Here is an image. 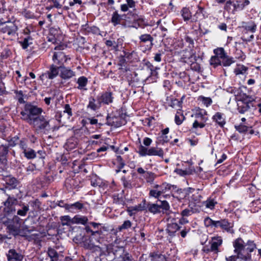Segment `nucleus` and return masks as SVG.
I'll return each mask as SVG.
<instances>
[{"mask_svg":"<svg viewBox=\"0 0 261 261\" xmlns=\"http://www.w3.org/2000/svg\"><path fill=\"white\" fill-rule=\"evenodd\" d=\"M232 245L236 255L226 257V261H236L237 258L240 261H252L251 253L256 248L253 241L249 240L245 242L241 238H239L233 241Z\"/></svg>","mask_w":261,"mask_h":261,"instance_id":"f257e3e1","label":"nucleus"},{"mask_svg":"<svg viewBox=\"0 0 261 261\" xmlns=\"http://www.w3.org/2000/svg\"><path fill=\"white\" fill-rule=\"evenodd\" d=\"M62 46H57L55 47V51L52 57L53 63L50 65L49 70L44 73V75L50 80L56 77L59 74V69L65 66L68 61L70 60L69 56L62 51Z\"/></svg>","mask_w":261,"mask_h":261,"instance_id":"f03ea898","label":"nucleus"},{"mask_svg":"<svg viewBox=\"0 0 261 261\" xmlns=\"http://www.w3.org/2000/svg\"><path fill=\"white\" fill-rule=\"evenodd\" d=\"M88 248L96 255L101 256L103 253V249H106L107 252L110 253L113 252L115 255L114 259L116 261H130V256L129 254L125 252L123 247L118 246L112 244L106 245L105 248L95 245L92 243L88 245Z\"/></svg>","mask_w":261,"mask_h":261,"instance_id":"7ed1b4c3","label":"nucleus"},{"mask_svg":"<svg viewBox=\"0 0 261 261\" xmlns=\"http://www.w3.org/2000/svg\"><path fill=\"white\" fill-rule=\"evenodd\" d=\"M58 121L57 119L49 118L46 116L40 114L37 119L31 124V125L36 131L44 134H48L50 132L58 129Z\"/></svg>","mask_w":261,"mask_h":261,"instance_id":"20e7f679","label":"nucleus"},{"mask_svg":"<svg viewBox=\"0 0 261 261\" xmlns=\"http://www.w3.org/2000/svg\"><path fill=\"white\" fill-rule=\"evenodd\" d=\"M161 202V204L156 203H145V200L143 201L142 204H140L136 207H134V210L136 211H144L147 210V211L155 215L163 212V213L167 214L170 211V206L169 203L166 200H161L159 199Z\"/></svg>","mask_w":261,"mask_h":261,"instance_id":"39448f33","label":"nucleus"},{"mask_svg":"<svg viewBox=\"0 0 261 261\" xmlns=\"http://www.w3.org/2000/svg\"><path fill=\"white\" fill-rule=\"evenodd\" d=\"M42 111V109L41 108L31 104H27L24 106V109L20 112L21 118L31 125Z\"/></svg>","mask_w":261,"mask_h":261,"instance_id":"423d86ee","label":"nucleus"},{"mask_svg":"<svg viewBox=\"0 0 261 261\" xmlns=\"http://www.w3.org/2000/svg\"><path fill=\"white\" fill-rule=\"evenodd\" d=\"M176 190L177 186L176 185L164 182L161 184V187L158 190H150L149 196V197H152L158 199L162 197L168 199L170 198L172 195L171 194H166V193L170 192L171 193L173 191H176Z\"/></svg>","mask_w":261,"mask_h":261,"instance_id":"0eeeda50","label":"nucleus"},{"mask_svg":"<svg viewBox=\"0 0 261 261\" xmlns=\"http://www.w3.org/2000/svg\"><path fill=\"white\" fill-rule=\"evenodd\" d=\"M255 100L251 96L243 94L238 100V111L241 114H244L245 112L250 110L255 106Z\"/></svg>","mask_w":261,"mask_h":261,"instance_id":"6e6552de","label":"nucleus"},{"mask_svg":"<svg viewBox=\"0 0 261 261\" xmlns=\"http://www.w3.org/2000/svg\"><path fill=\"white\" fill-rule=\"evenodd\" d=\"M223 243V239L222 237L216 236L211 238V240L208 242L209 245H205L202 247V251L206 253L209 254L212 253L213 254L218 255L221 251L220 247Z\"/></svg>","mask_w":261,"mask_h":261,"instance_id":"1a4fd4ad","label":"nucleus"},{"mask_svg":"<svg viewBox=\"0 0 261 261\" xmlns=\"http://www.w3.org/2000/svg\"><path fill=\"white\" fill-rule=\"evenodd\" d=\"M207 115V112L204 109L200 108L197 109L193 115L196 119L193 123V127L194 128H203L208 119Z\"/></svg>","mask_w":261,"mask_h":261,"instance_id":"9d476101","label":"nucleus"},{"mask_svg":"<svg viewBox=\"0 0 261 261\" xmlns=\"http://www.w3.org/2000/svg\"><path fill=\"white\" fill-rule=\"evenodd\" d=\"M7 223V228L10 234L14 236L19 234L21 219L18 216L14 215L11 219H8Z\"/></svg>","mask_w":261,"mask_h":261,"instance_id":"9b49d317","label":"nucleus"},{"mask_svg":"<svg viewBox=\"0 0 261 261\" xmlns=\"http://www.w3.org/2000/svg\"><path fill=\"white\" fill-rule=\"evenodd\" d=\"M138 173L141 175V177L145 180L146 183L152 185L157 175L151 171L145 170L143 168L139 167L137 169Z\"/></svg>","mask_w":261,"mask_h":261,"instance_id":"f8f14e48","label":"nucleus"},{"mask_svg":"<svg viewBox=\"0 0 261 261\" xmlns=\"http://www.w3.org/2000/svg\"><path fill=\"white\" fill-rule=\"evenodd\" d=\"M215 228L220 227L223 231L227 232L233 233L234 230L233 229V223L229 222L226 219H223L216 221Z\"/></svg>","mask_w":261,"mask_h":261,"instance_id":"ddd939ff","label":"nucleus"},{"mask_svg":"<svg viewBox=\"0 0 261 261\" xmlns=\"http://www.w3.org/2000/svg\"><path fill=\"white\" fill-rule=\"evenodd\" d=\"M8 261H22L24 255L21 251L10 249L6 253Z\"/></svg>","mask_w":261,"mask_h":261,"instance_id":"4468645a","label":"nucleus"},{"mask_svg":"<svg viewBox=\"0 0 261 261\" xmlns=\"http://www.w3.org/2000/svg\"><path fill=\"white\" fill-rule=\"evenodd\" d=\"M17 202V200L14 197L8 195L7 199L4 202V205L5 207L4 208V211L7 214H13L15 212L13 205L16 204Z\"/></svg>","mask_w":261,"mask_h":261,"instance_id":"2eb2a0df","label":"nucleus"},{"mask_svg":"<svg viewBox=\"0 0 261 261\" xmlns=\"http://www.w3.org/2000/svg\"><path fill=\"white\" fill-rule=\"evenodd\" d=\"M17 25L14 22L9 21L8 23L0 29L3 33H6L9 36H14L18 31Z\"/></svg>","mask_w":261,"mask_h":261,"instance_id":"dca6fc26","label":"nucleus"},{"mask_svg":"<svg viewBox=\"0 0 261 261\" xmlns=\"http://www.w3.org/2000/svg\"><path fill=\"white\" fill-rule=\"evenodd\" d=\"M0 179L5 182L7 187L9 190L16 189L19 184L18 180L11 175L0 176Z\"/></svg>","mask_w":261,"mask_h":261,"instance_id":"f3484780","label":"nucleus"},{"mask_svg":"<svg viewBox=\"0 0 261 261\" xmlns=\"http://www.w3.org/2000/svg\"><path fill=\"white\" fill-rule=\"evenodd\" d=\"M224 9L232 14H234L236 12L240 11L237 0H227L225 4Z\"/></svg>","mask_w":261,"mask_h":261,"instance_id":"a211bd4d","label":"nucleus"},{"mask_svg":"<svg viewBox=\"0 0 261 261\" xmlns=\"http://www.w3.org/2000/svg\"><path fill=\"white\" fill-rule=\"evenodd\" d=\"M212 120L220 127H223L226 124V116L224 114L217 112L212 117Z\"/></svg>","mask_w":261,"mask_h":261,"instance_id":"6ab92c4d","label":"nucleus"},{"mask_svg":"<svg viewBox=\"0 0 261 261\" xmlns=\"http://www.w3.org/2000/svg\"><path fill=\"white\" fill-rule=\"evenodd\" d=\"M180 14L185 21L190 20L191 22H196L197 21V17L191 15L188 8L184 7L180 11Z\"/></svg>","mask_w":261,"mask_h":261,"instance_id":"aec40b11","label":"nucleus"},{"mask_svg":"<svg viewBox=\"0 0 261 261\" xmlns=\"http://www.w3.org/2000/svg\"><path fill=\"white\" fill-rule=\"evenodd\" d=\"M98 99L99 100V103L109 105L113 102L114 97L113 96L112 92L110 91H106L102 93Z\"/></svg>","mask_w":261,"mask_h":261,"instance_id":"412c9836","label":"nucleus"},{"mask_svg":"<svg viewBox=\"0 0 261 261\" xmlns=\"http://www.w3.org/2000/svg\"><path fill=\"white\" fill-rule=\"evenodd\" d=\"M59 71L60 77L64 80H68L75 75V72L65 66L60 68Z\"/></svg>","mask_w":261,"mask_h":261,"instance_id":"4be33fe9","label":"nucleus"},{"mask_svg":"<svg viewBox=\"0 0 261 261\" xmlns=\"http://www.w3.org/2000/svg\"><path fill=\"white\" fill-rule=\"evenodd\" d=\"M184 98L182 96L181 98V100H178L176 98H172L170 97H167V101H168V106L174 109H176L177 111L178 109H181L182 107V100Z\"/></svg>","mask_w":261,"mask_h":261,"instance_id":"5701e85b","label":"nucleus"},{"mask_svg":"<svg viewBox=\"0 0 261 261\" xmlns=\"http://www.w3.org/2000/svg\"><path fill=\"white\" fill-rule=\"evenodd\" d=\"M125 17V15H121L118 14L117 11H115L112 14L111 22L114 26H116L118 24H120L121 23V20L124 19V18Z\"/></svg>","mask_w":261,"mask_h":261,"instance_id":"b1692460","label":"nucleus"},{"mask_svg":"<svg viewBox=\"0 0 261 261\" xmlns=\"http://www.w3.org/2000/svg\"><path fill=\"white\" fill-rule=\"evenodd\" d=\"M242 27L247 31L254 33L257 29L256 24L253 21L249 22H242Z\"/></svg>","mask_w":261,"mask_h":261,"instance_id":"393cba45","label":"nucleus"},{"mask_svg":"<svg viewBox=\"0 0 261 261\" xmlns=\"http://www.w3.org/2000/svg\"><path fill=\"white\" fill-rule=\"evenodd\" d=\"M88 222L87 216L80 215H76L73 217V224H81L86 225Z\"/></svg>","mask_w":261,"mask_h":261,"instance_id":"a878e982","label":"nucleus"},{"mask_svg":"<svg viewBox=\"0 0 261 261\" xmlns=\"http://www.w3.org/2000/svg\"><path fill=\"white\" fill-rule=\"evenodd\" d=\"M9 151L8 145H2L0 146V163L5 164L6 163V156Z\"/></svg>","mask_w":261,"mask_h":261,"instance_id":"bb28decb","label":"nucleus"},{"mask_svg":"<svg viewBox=\"0 0 261 261\" xmlns=\"http://www.w3.org/2000/svg\"><path fill=\"white\" fill-rule=\"evenodd\" d=\"M180 229V227L176 223H169L166 228V231L170 236H174L175 233Z\"/></svg>","mask_w":261,"mask_h":261,"instance_id":"cd10ccee","label":"nucleus"},{"mask_svg":"<svg viewBox=\"0 0 261 261\" xmlns=\"http://www.w3.org/2000/svg\"><path fill=\"white\" fill-rule=\"evenodd\" d=\"M218 204L217 200L211 197L207 198L205 201H203L202 204L206 208L211 211L215 209V206Z\"/></svg>","mask_w":261,"mask_h":261,"instance_id":"c85d7f7f","label":"nucleus"},{"mask_svg":"<svg viewBox=\"0 0 261 261\" xmlns=\"http://www.w3.org/2000/svg\"><path fill=\"white\" fill-rule=\"evenodd\" d=\"M76 83L78 84L77 88L80 90H87L86 86L88 84V79L84 76H80L77 80Z\"/></svg>","mask_w":261,"mask_h":261,"instance_id":"c756f323","label":"nucleus"},{"mask_svg":"<svg viewBox=\"0 0 261 261\" xmlns=\"http://www.w3.org/2000/svg\"><path fill=\"white\" fill-rule=\"evenodd\" d=\"M66 207L68 212L75 213V210H81L84 207V204L77 201L72 204H68V205H66Z\"/></svg>","mask_w":261,"mask_h":261,"instance_id":"7c9ffc66","label":"nucleus"},{"mask_svg":"<svg viewBox=\"0 0 261 261\" xmlns=\"http://www.w3.org/2000/svg\"><path fill=\"white\" fill-rule=\"evenodd\" d=\"M248 68L244 65L237 64L234 69L233 72L236 75H245L247 73Z\"/></svg>","mask_w":261,"mask_h":261,"instance_id":"2f4dec72","label":"nucleus"},{"mask_svg":"<svg viewBox=\"0 0 261 261\" xmlns=\"http://www.w3.org/2000/svg\"><path fill=\"white\" fill-rule=\"evenodd\" d=\"M234 127L240 133H246L247 132L250 134L254 133V130L251 128V127H248L242 123L239 125H235Z\"/></svg>","mask_w":261,"mask_h":261,"instance_id":"473e14b6","label":"nucleus"},{"mask_svg":"<svg viewBox=\"0 0 261 261\" xmlns=\"http://www.w3.org/2000/svg\"><path fill=\"white\" fill-rule=\"evenodd\" d=\"M148 155L159 156L163 158L164 151L162 149L158 147H150L148 149Z\"/></svg>","mask_w":261,"mask_h":261,"instance_id":"72a5a7b5","label":"nucleus"},{"mask_svg":"<svg viewBox=\"0 0 261 261\" xmlns=\"http://www.w3.org/2000/svg\"><path fill=\"white\" fill-rule=\"evenodd\" d=\"M100 106L101 103H99V99H98L97 103H96V100L93 97H90L89 98V103L87 106L88 108L93 111H96L100 107Z\"/></svg>","mask_w":261,"mask_h":261,"instance_id":"f704fd0d","label":"nucleus"},{"mask_svg":"<svg viewBox=\"0 0 261 261\" xmlns=\"http://www.w3.org/2000/svg\"><path fill=\"white\" fill-rule=\"evenodd\" d=\"M24 156L28 160H32L37 157L36 152L31 148H28L22 151Z\"/></svg>","mask_w":261,"mask_h":261,"instance_id":"c9c22d12","label":"nucleus"},{"mask_svg":"<svg viewBox=\"0 0 261 261\" xmlns=\"http://www.w3.org/2000/svg\"><path fill=\"white\" fill-rule=\"evenodd\" d=\"M33 38L31 36H28L24 37L21 41H19L21 47L23 49H26L30 45L33 43Z\"/></svg>","mask_w":261,"mask_h":261,"instance_id":"e433bc0d","label":"nucleus"},{"mask_svg":"<svg viewBox=\"0 0 261 261\" xmlns=\"http://www.w3.org/2000/svg\"><path fill=\"white\" fill-rule=\"evenodd\" d=\"M185 119V117L183 114L181 109H178L175 116L174 121L177 125L182 124Z\"/></svg>","mask_w":261,"mask_h":261,"instance_id":"4c0bfd02","label":"nucleus"},{"mask_svg":"<svg viewBox=\"0 0 261 261\" xmlns=\"http://www.w3.org/2000/svg\"><path fill=\"white\" fill-rule=\"evenodd\" d=\"M151 261H167L165 255L158 252H153L150 254Z\"/></svg>","mask_w":261,"mask_h":261,"instance_id":"58836bf2","label":"nucleus"},{"mask_svg":"<svg viewBox=\"0 0 261 261\" xmlns=\"http://www.w3.org/2000/svg\"><path fill=\"white\" fill-rule=\"evenodd\" d=\"M47 253L50 259V261H58L59 259V253L55 248L49 247L47 249Z\"/></svg>","mask_w":261,"mask_h":261,"instance_id":"ea45409f","label":"nucleus"},{"mask_svg":"<svg viewBox=\"0 0 261 261\" xmlns=\"http://www.w3.org/2000/svg\"><path fill=\"white\" fill-rule=\"evenodd\" d=\"M85 230L86 232L88 233H90L91 235L89 237V239L90 241H93V238H94V236H97L98 238L101 235L102 231L99 230L93 231L90 227L89 226H86L85 227Z\"/></svg>","mask_w":261,"mask_h":261,"instance_id":"a19ab883","label":"nucleus"},{"mask_svg":"<svg viewBox=\"0 0 261 261\" xmlns=\"http://www.w3.org/2000/svg\"><path fill=\"white\" fill-rule=\"evenodd\" d=\"M21 206V208L19 209L17 211V216H20L21 217L25 216L27 213L29 211V206L28 204L22 203L19 204Z\"/></svg>","mask_w":261,"mask_h":261,"instance_id":"79ce46f5","label":"nucleus"},{"mask_svg":"<svg viewBox=\"0 0 261 261\" xmlns=\"http://www.w3.org/2000/svg\"><path fill=\"white\" fill-rule=\"evenodd\" d=\"M60 220L62 226H70L73 224V218H71L68 215L61 216L60 217Z\"/></svg>","mask_w":261,"mask_h":261,"instance_id":"37998d69","label":"nucleus"},{"mask_svg":"<svg viewBox=\"0 0 261 261\" xmlns=\"http://www.w3.org/2000/svg\"><path fill=\"white\" fill-rule=\"evenodd\" d=\"M221 65L223 66L227 67L230 66L232 63L235 62L233 58L229 57L227 55L225 58H223L221 60Z\"/></svg>","mask_w":261,"mask_h":261,"instance_id":"c03bdc74","label":"nucleus"},{"mask_svg":"<svg viewBox=\"0 0 261 261\" xmlns=\"http://www.w3.org/2000/svg\"><path fill=\"white\" fill-rule=\"evenodd\" d=\"M214 53L220 60L225 58L227 54L225 53L224 49L222 47H219L214 50Z\"/></svg>","mask_w":261,"mask_h":261,"instance_id":"a18cd8bd","label":"nucleus"},{"mask_svg":"<svg viewBox=\"0 0 261 261\" xmlns=\"http://www.w3.org/2000/svg\"><path fill=\"white\" fill-rule=\"evenodd\" d=\"M198 100L201 102L206 107H208L211 105L213 102L212 99L210 97H204L202 95L198 97Z\"/></svg>","mask_w":261,"mask_h":261,"instance_id":"49530a36","label":"nucleus"},{"mask_svg":"<svg viewBox=\"0 0 261 261\" xmlns=\"http://www.w3.org/2000/svg\"><path fill=\"white\" fill-rule=\"evenodd\" d=\"M139 39L140 40V42L144 43L147 41H150L151 43L150 47H152L153 45L152 41L153 40V38L150 34H143L139 37Z\"/></svg>","mask_w":261,"mask_h":261,"instance_id":"de8ad7c7","label":"nucleus"},{"mask_svg":"<svg viewBox=\"0 0 261 261\" xmlns=\"http://www.w3.org/2000/svg\"><path fill=\"white\" fill-rule=\"evenodd\" d=\"M216 221H217L212 220L209 217H207L204 220V224L206 227H211L215 228Z\"/></svg>","mask_w":261,"mask_h":261,"instance_id":"09e8293b","label":"nucleus"},{"mask_svg":"<svg viewBox=\"0 0 261 261\" xmlns=\"http://www.w3.org/2000/svg\"><path fill=\"white\" fill-rule=\"evenodd\" d=\"M14 93L16 95V98L17 99L18 101L20 103H24L25 101L23 98L24 94L23 91L21 90H16L14 91Z\"/></svg>","mask_w":261,"mask_h":261,"instance_id":"8fccbe9b","label":"nucleus"},{"mask_svg":"<svg viewBox=\"0 0 261 261\" xmlns=\"http://www.w3.org/2000/svg\"><path fill=\"white\" fill-rule=\"evenodd\" d=\"M237 1L240 11L244 10L250 3L249 0H237Z\"/></svg>","mask_w":261,"mask_h":261,"instance_id":"3c124183","label":"nucleus"},{"mask_svg":"<svg viewBox=\"0 0 261 261\" xmlns=\"http://www.w3.org/2000/svg\"><path fill=\"white\" fill-rule=\"evenodd\" d=\"M148 149L146 147L141 145L138 148V153L141 156H145L148 155Z\"/></svg>","mask_w":261,"mask_h":261,"instance_id":"603ef678","label":"nucleus"},{"mask_svg":"<svg viewBox=\"0 0 261 261\" xmlns=\"http://www.w3.org/2000/svg\"><path fill=\"white\" fill-rule=\"evenodd\" d=\"M210 64L215 67L221 65V60L216 56L211 57L210 59Z\"/></svg>","mask_w":261,"mask_h":261,"instance_id":"864d4df0","label":"nucleus"},{"mask_svg":"<svg viewBox=\"0 0 261 261\" xmlns=\"http://www.w3.org/2000/svg\"><path fill=\"white\" fill-rule=\"evenodd\" d=\"M18 145L22 151H24V149H27L28 148L27 140L25 138H22L19 141Z\"/></svg>","mask_w":261,"mask_h":261,"instance_id":"5fc2aeb1","label":"nucleus"},{"mask_svg":"<svg viewBox=\"0 0 261 261\" xmlns=\"http://www.w3.org/2000/svg\"><path fill=\"white\" fill-rule=\"evenodd\" d=\"M121 181L125 189H132L133 185L130 180L127 179L124 176L121 177Z\"/></svg>","mask_w":261,"mask_h":261,"instance_id":"6e6d98bb","label":"nucleus"},{"mask_svg":"<svg viewBox=\"0 0 261 261\" xmlns=\"http://www.w3.org/2000/svg\"><path fill=\"white\" fill-rule=\"evenodd\" d=\"M132 226V222L129 220H126L124 221L123 223L118 227L119 231H121L123 229H126L130 228Z\"/></svg>","mask_w":261,"mask_h":261,"instance_id":"4d7b16f0","label":"nucleus"},{"mask_svg":"<svg viewBox=\"0 0 261 261\" xmlns=\"http://www.w3.org/2000/svg\"><path fill=\"white\" fill-rule=\"evenodd\" d=\"M63 113L67 114V117L69 118L72 115V109L70 108L69 105L66 104L64 106Z\"/></svg>","mask_w":261,"mask_h":261,"instance_id":"13d9d810","label":"nucleus"},{"mask_svg":"<svg viewBox=\"0 0 261 261\" xmlns=\"http://www.w3.org/2000/svg\"><path fill=\"white\" fill-rule=\"evenodd\" d=\"M169 140L170 138L167 135L159 134L158 141L160 142L161 143L164 144V143H167L169 142Z\"/></svg>","mask_w":261,"mask_h":261,"instance_id":"bf43d9fd","label":"nucleus"},{"mask_svg":"<svg viewBox=\"0 0 261 261\" xmlns=\"http://www.w3.org/2000/svg\"><path fill=\"white\" fill-rule=\"evenodd\" d=\"M197 8L198 9L194 16H195V17H197L198 19L199 18H201V17H203V12L204 11V8L199 5L197 6Z\"/></svg>","mask_w":261,"mask_h":261,"instance_id":"052dcab7","label":"nucleus"},{"mask_svg":"<svg viewBox=\"0 0 261 261\" xmlns=\"http://www.w3.org/2000/svg\"><path fill=\"white\" fill-rule=\"evenodd\" d=\"M87 120L88 121L89 123L91 125H97L98 127H100L102 125L101 123H98V120L94 117L88 118Z\"/></svg>","mask_w":261,"mask_h":261,"instance_id":"680f3d73","label":"nucleus"},{"mask_svg":"<svg viewBox=\"0 0 261 261\" xmlns=\"http://www.w3.org/2000/svg\"><path fill=\"white\" fill-rule=\"evenodd\" d=\"M145 65L147 68L150 70L151 75H153L154 72H156V70L159 69V68L154 67L153 65L149 62H147Z\"/></svg>","mask_w":261,"mask_h":261,"instance_id":"e2e57ef3","label":"nucleus"},{"mask_svg":"<svg viewBox=\"0 0 261 261\" xmlns=\"http://www.w3.org/2000/svg\"><path fill=\"white\" fill-rule=\"evenodd\" d=\"M106 44L108 47H113V49L115 50L118 49V45L116 42L112 40H107L106 41Z\"/></svg>","mask_w":261,"mask_h":261,"instance_id":"0e129e2a","label":"nucleus"},{"mask_svg":"<svg viewBox=\"0 0 261 261\" xmlns=\"http://www.w3.org/2000/svg\"><path fill=\"white\" fill-rule=\"evenodd\" d=\"M193 213L192 210H190L188 207L182 210L181 212V215L183 217H189L192 215Z\"/></svg>","mask_w":261,"mask_h":261,"instance_id":"69168bd1","label":"nucleus"},{"mask_svg":"<svg viewBox=\"0 0 261 261\" xmlns=\"http://www.w3.org/2000/svg\"><path fill=\"white\" fill-rule=\"evenodd\" d=\"M188 208L190 210H192V213L193 214L198 213L199 212V208L197 207V206L194 203H190L188 206Z\"/></svg>","mask_w":261,"mask_h":261,"instance_id":"338daca9","label":"nucleus"},{"mask_svg":"<svg viewBox=\"0 0 261 261\" xmlns=\"http://www.w3.org/2000/svg\"><path fill=\"white\" fill-rule=\"evenodd\" d=\"M255 106L252 108V110L254 111L256 114L258 112L259 114H261V102H257L255 101Z\"/></svg>","mask_w":261,"mask_h":261,"instance_id":"774afa93","label":"nucleus"}]
</instances>
